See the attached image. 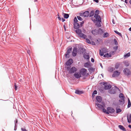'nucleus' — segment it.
Segmentation results:
<instances>
[{
  "label": "nucleus",
  "mask_w": 131,
  "mask_h": 131,
  "mask_svg": "<svg viewBox=\"0 0 131 131\" xmlns=\"http://www.w3.org/2000/svg\"><path fill=\"white\" fill-rule=\"evenodd\" d=\"M120 74V72L118 71H115L114 72L113 74L112 75L113 77H115L118 76Z\"/></svg>",
  "instance_id": "4468645a"
},
{
  "label": "nucleus",
  "mask_w": 131,
  "mask_h": 131,
  "mask_svg": "<svg viewBox=\"0 0 131 131\" xmlns=\"http://www.w3.org/2000/svg\"><path fill=\"white\" fill-rule=\"evenodd\" d=\"M101 52V50H100V54L101 56H102L104 55V53H106L108 52V49L106 48H103L102 49Z\"/></svg>",
  "instance_id": "423d86ee"
},
{
  "label": "nucleus",
  "mask_w": 131,
  "mask_h": 131,
  "mask_svg": "<svg viewBox=\"0 0 131 131\" xmlns=\"http://www.w3.org/2000/svg\"><path fill=\"white\" fill-rule=\"evenodd\" d=\"M28 52V54H29V52H28H28Z\"/></svg>",
  "instance_id": "338daca9"
},
{
  "label": "nucleus",
  "mask_w": 131,
  "mask_h": 131,
  "mask_svg": "<svg viewBox=\"0 0 131 131\" xmlns=\"http://www.w3.org/2000/svg\"><path fill=\"white\" fill-rule=\"evenodd\" d=\"M115 111V110L114 109L110 107H108L107 108V111L105 109H103V112L107 114H108L109 113H112Z\"/></svg>",
  "instance_id": "20e7f679"
},
{
  "label": "nucleus",
  "mask_w": 131,
  "mask_h": 131,
  "mask_svg": "<svg viewBox=\"0 0 131 131\" xmlns=\"http://www.w3.org/2000/svg\"><path fill=\"white\" fill-rule=\"evenodd\" d=\"M83 23H84L83 21H82V24H83Z\"/></svg>",
  "instance_id": "774afa93"
},
{
  "label": "nucleus",
  "mask_w": 131,
  "mask_h": 131,
  "mask_svg": "<svg viewBox=\"0 0 131 131\" xmlns=\"http://www.w3.org/2000/svg\"><path fill=\"white\" fill-rule=\"evenodd\" d=\"M118 126L119 128L121 129L123 131H126V129L123 126L119 125Z\"/></svg>",
  "instance_id": "aec40b11"
},
{
  "label": "nucleus",
  "mask_w": 131,
  "mask_h": 131,
  "mask_svg": "<svg viewBox=\"0 0 131 131\" xmlns=\"http://www.w3.org/2000/svg\"><path fill=\"white\" fill-rule=\"evenodd\" d=\"M119 97L121 99H124V96L123 94L122 93H120L119 95Z\"/></svg>",
  "instance_id": "72a5a7b5"
},
{
  "label": "nucleus",
  "mask_w": 131,
  "mask_h": 131,
  "mask_svg": "<svg viewBox=\"0 0 131 131\" xmlns=\"http://www.w3.org/2000/svg\"><path fill=\"white\" fill-rule=\"evenodd\" d=\"M120 65V63H117L116 64L115 66V67L116 69L118 68Z\"/></svg>",
  "instance_id": "bb28decb"
},
{
  "label": "nucleus",
  "mask_w": 131,
  "mask_h": 131,
  "mask_svg": "<svg viewBox=\"0 0 131 131\" xmlns=\"http://www.w3.org/2000/svg\"><path fill=\"white\" fill-rule=\"evenodd\" d=\"M130 53L129 52H128L126 54H125L124 55V57L125 58H126L128 57H129L130 56Z\"/></svg>",
  "instance_id": "473e14b6"
},
{
  "label": "nucleus",
  "mask_w": 131,
  "mask_h": 131,
  "mask_svg": "<svg viewBox=\"0 0 131 131\" xmlns=\"http://www.w3.org/2000/svg\"><path fill=\"white\" fill-rule=\"evenodd\" d=\"M96 105L100 109L102 110L103 112V109H105L104 108L105 107V105L104 103H102V105L100 104L97 103Z\"/></svg>",
  "instance_id": "6e6552de"
},
{
  "label": "nucleus",
  "mask_w": 131,
  "mask_h": 131,
  "mask_svg": "<svg viewBox=\"0 0 131 131\" xmlns=\"http://www.w3.org/2000/svg\"><path fill=\"white\" fill-rule=\"evenodd\" d=\"M77 18L80 21L82 20V18L80 16H77Z\"/></svg>",
  "instance_id": "a19ab883"
},
{
  "label": "nucleus",
  "mask_w": 131,
  "mask_h": 131,
  "mask_svg": "<svg viewBox=\"0 0 131 131\" xmlns=\"http://www.w3.org/2000/svg\"><path fill=\"white\" fill-rule=\"evenodd\" d=\"M63 15L64 18H65L67 19L69 17V15L68 14L65 13H63Z\"/></svg>",
  "instance_id": "4be33fe9"
},
{
  "label": "nucleus",
  "mask_w": 131,
  "mask_h": 131,
  "mask_svg": "<svg viewBox=\"0 0 131 131\" xmlns=\"http://www.w3.org/2000/svg\"><path fill=\"white\" fill-rule=\"evenodd\" d=\"M127 120L128 123L131 122V114H127Z\"/></svg>",
  "instance_id": "dca6fc26"
},
{
  "label": "nucleus",
  "mask_w": 131,
  "mask_h": 131,
  "mask_svg": "<svg viewBox=\"0 0 131 131\" xmlns=\"http://www.w3.org/2000/svg\"><path fill=\"white\" fill-rule=\"evenodd\" d=\"M66 68L70 74L73 73L77 70V69L74 67L70 68V67L68 66L66 67Z\"/></svg>",
  "instance_id": "39448f33"
},
{
  "label": "nucleus",
  "mask_w": 131,
  "mask_h": 131,
  "mask_svg": "<svg viewBox=\"0 0 131 131\" xmlns=\"http://www.w3.org/2000/svg\"><path fill=\"white\" fill-rule=\"evenodd\" d=\"M124 62L126 67L128 66L129 65V64L128 61H125Z\"/></svg>",
  "instance_id": "cd10ccee"
},
{
  "label": "nucleus",
  "mask_w": 131,
  "mask_h": 131,
  "mask_svg": "<svg viewBox=\"0 0 131 131\" xmlns=\"http://www.w3.org/2000/svg\"><path fill=\"white\" fill-rule=\"evenodd\" d=\"M57 16H58V17H59V13H58V14H57Z\"/></svg>",
  "instance_id": "69168bd1"
},
{
  "label": "nucleus",
  "mask_w": 131,
  "mask_h": 131,
  "mask_svg": "<svg viewBox=\"0 0 131 131\" xmlns=\"http://www.w3.org/2000/svg\"><path fill=\"white\" fill-rule=\"evenodd\" d=\"M124 74L128 76L131 75V72L129 70L125 68L123 70Z\"/></svg>",
  "instance_id": "1a4fd4ad"
},
{
  "label": "nucleus",
  "mask_w": 131,
  "mask_h": 131,
  "mask_svg": "<svg viewBox=\"0 0 131 131\" xmlns=\"http://www.w3.org/2000/svg\"><path fill=\"white\" fill-rule=\"evenodd\" d=\"M97 91L96 90H95L94 91L93 93L92 94V96L93 97L94 96V94H97Z\"/></svg>",
  "instance_id": "f704fd0d"
},
{
  "label": "nucleus",
  "mask_w": 131,
  "mask_h": 131,
  "mask_svg": "<svg viewBox=\"0 0 131 131\" xmlns=\"http://www.w3.org/2000/svg\"><path fill=\"white\" fill-rule=\"evenodd\" d=\"M63 27H64V29L65 30H66V27L65 26V25H64V26H63Z\"/></svg>",
  "instance_id": "6e6d98bb"
},
{
  "label": "nucleus",
  "mask_w": 131,
  "mask_h": 131,
  "mask_svg": "<svg viewBox=\"0 0 131 131\" xmlns=\"http://www.w3.org/2000/svg\"><path fill=\"white\" fill-rule=\"evenodd\" d=\"M75 31L79 37L81 38H82V30L81 29L79 28L75 30Z\"/></svg>",
  "instance_id": "9d476101"
},
{
  "label": "nucleus",
  "mask_w": 131,
  "mask_h": 131,
  "mask_svg": "<svg viewBox=\"0 0 131 131\" xmlns=\"http://www.w3.org/2000/svg\"><path fill=\"white\" fill-rule=\"evenodd\" d=\"M103 84L104 86V88L105 90L109 89L111 87V85H110L107 84L106 83H104Z\"/></svg>",
  "instance_id": "f8f14e48"
},
{
  "label": "nucleus",
  "mask_w": 131,
  "mask_h": 131,
  "mask_svg": "<svg viewBox=\"0 0 131 131\" xmlns=\"http://www.w3.org/2000/svg\"><path fill=\"white\" fill-rule=\"evenodd\" d=\"M114 32H115L119 36H121V34L120 33L118 32V31H117L115 30V31H114Z\"/></svg>",
  "instance_id": "ea45409f"
},
{
  "label": "nucleus",
  "mask_w": 131,
  "mask_h": 131,
  "mask_svg": "<svg viewBox=\"0 0 131 131\" xmlns=\"http://www.w3.org/2000/svg\"><path fill=\"white\" fill-rule=\"evenodd\" d=\"M112 22H113V24H115V23L114 22V20L113 19Z\"/></svg>",
  "instance_id": "bf43d9fd"
},
{
  "label": "nucleus",
  "mask_w": 131,
  "mask_h": 131,
  "mask_svg": "<svg viewBox=\"0 0 131 131\" xmlns=\"http://www.w3.org/2000/svg\"><path fill=\"white\" fill-rule=\"evenodd\" d=\"M129 30L130 31H131V27H130L129 29Z\"/></svg>",
  "instance_id": "e2e57ef3"
},
{
  "label": "nucleus",
  "mask_w": 131,
  "mask_h": 131,
  "mask_svg": "<svg viewBox=\"0 0 131 131\" xmlns=\"http://www.w3.org/2000/svg\"><path fill=\"white\" fill-rule=\"evenodd\" d=\"M99 13V10H96L95 11V14L94 17L92 18V20L94 22H95L96 21L101 22V18L100 16L98 15Z\"/></svg>",
  "instance_id": "f03ea898"
},
{
  "label": "nucleus",
  "mask_w": 131,
  "mask_h": 131,
  "mask_svg": "<svg viewBox=\"0 0 131 131\" xmlns=\"http://www.w3.org/2000/svg\"><path fill=\"white\" fill-rule=\"evenodd\" d=\"M101 31L102 32H103V30H102V29H99V32H100Z\"/></svg>",
  "instance_id": "09e8293b"
},
{
  "label": "nucleus",
  "mask_w": 131,
  "mask_h": 131,
  "mask_svg": "<svg viewBox=\"0 0 131 131\" xmlns=\"http://www.w3.org/2000/svg\"><path fill=\"white\" fill-rule=\"evenodd\" d=\"M109 36V34L108 33L106 32L104 34L103 37H107Z\"/></svg>",
  "instance_id": "a878e982"
},
{
  "label": "nucleus",
  "mask_w": 131,
  "mask_h": 131,
  "mask_svg": "<svg viewBox=\"0 0 131 131\" xmlns=\"http://www.w3.org/2000/svg\"><path fill=\"white\" fill-rule=\"evenodd\" d=\"M73 62V60L72 59H69L66 63V65L68 66H70Z\"/></svg>",
  "instance_id": "9b49d317"
},
{
  "label": "nucleus",
  "mask_w": 131,
  "mask_h": 131,
  "mask_svg": "<svg viewBox=\"0 0 131 131\" xmlns=\"http://www.w3.org/2000/svg\"><path fill=\"white\" fill-rule=\"evenodd\" d=\"M95 2H96V3H98L99 2V1L98 0H93Z\"/></svg>",
  "instance_id": "603ef678"
},
{
  "label": "nucleus",
  "mask_w": 131,
  "mask_h": 131,
  "mask_svg": "<svg viewBox=\"0 0 131 131\" xmlns=\"http://www.w3.org/2000/svg\"><path fill=\"white\" fill-rule=\"evenodd\" d=\"M86 38V36L84 34H82V38L86 39V38Z\"/></svg>",
  "instance_id": "58836bf2"
},
{
  "label": "nucleus",
  "mask_w": 131,
  "mask_h": 131,
  "mask_svg": "<svg viewBox=\"0 0 131 131\" xmlns=\"http://www.w3.org/2000/svg\"><path fill=\"white\" fill-rule=\"evenodd\" d=\"M96 99L97 101L99 103L101 102L102 101V98L100 96H97L96 98Z\"/></svg>",
  "instance_id": "6ab92c4d"
},
{
  "label": "nucleus",
  "mask_w": 131,
  "mask_h": 131,
  "mask_svg": "<svg viewBox=\"0 0 131 131\" xmlns=\"http://www.w3.org/2000/svg\"><path fill=\"white\" fill-rule=\"evenodd\" d=\"M77 53L80 54L82 53V48L78 44H77L73 48L72 52V56L73 57L76 56Z\"/></svg>",
  "instance_id": "f257e3e1"
},
{
  "label": "nucleus",
  "mask_w": 131,
  "mask_h": 131,
  "mask_svg": "<svg viewBox=\"0 0 131 131\" xmlns=\"http://www.w3.org/2000/svg\"><path fill=\"white\" fill-rule=\"evenodd\" d=\"M75 93L79 95H80L82 94V91H80L79 90H76L75 91Z\"/></svg>",
  "instance_id": "5701e85b"
},
{
  "label": "nucleus",
  "mask_w": 131,
  "mask_h": 131,
  "mask_svg": "<svg viewBox=\"0 0 131 131\" xmlns=\"http://www.w3.org/2000/svg\"><path fill=\"white\" fill-rule=\"evenodd\" d=\"M86 70L85 68H82V79L86 78L88 74L86 73Z\"/></svg>",
  "instance_id": "0eeeda50"
},
{
  "label": "nucleus",
  "mask_w": 131,
  "mask_h": 131,
  "mask_svg": "<svg viewBox=\"0 0 131 131\" xmlns=\"http://www.w3.org/2000/svg\"><path fill=\"white\" fill-rule=\"evenodd\" d=\"M92 33L94 35H95L97 34V32L96 30H93L92 31Z\"/></svg>",
  "instance_id": "7c9ffc66"
},
{
  "label": "nucleus",
  "mask_w": 131,
  "mask_h": 131,
  "mask_svg": "<svg viewBox=\"0 0 131 131\" xmlns=\"http://www.w3.org/2000/svg\"><path fill=\"white\" fill-rule=\"evenodd\" d=\"M74 77L77 78H78L81 77V75L79 73L75 72L74 74Z\"/></svg>",
  "instance_id": "a211bd4d"
},
{
  "label": "nucleus",
  "mask_w": 131,
  "mask_h": 131,
  "mask_svg": "<svg viewBox=\"0 0 131 131\" xmlns=\"http://www.w3.org/2000/svg\"><path fill=\"white\" fill-rule=\"evenodd\" d=\"M17 126L16 125V123H15V128H14V130H16L17 128L16 127Z\"/></svg>",
  "instance_id": "a18cd8bd"
},
{
  "label": "nucleus",
  "mask_w": 131,
  "mask_h": 131,
  "mask_svg": "<svg viewBox=\"0 0 131 131\" xmlns=\"http://www.w3.org/2000/svg\"><path fill=\"white\" fill-rule=\"evenodd\" d=\"M89 14L90 13L89 11H86L82 14V16L84 17H88L89 16Z\"/></svg>",
  "instance_id": "2eb2a0df"
},
{
  "label": "nucleus",
  "mask_w": 131,
  "mask_h": 131,
  "mask_svg": "<svg viewBox=\"0 0 131 131\" xmlns=\"http://www.w3.org/2000/svg\"><path fill=\"white\" fill-rule=\"evenodd\" d=\"M131 105V103L130 100L129 99L128 100V104L127 107L128 108L130 107Z\"/></svg>",
  "instance_id": "c756f323"
},
{
  "label": "nucleus",
  "mask_w": 131,
  "mask_h": 131,
  "mask_svg": "<svg viewBox=\"0 0 131 131\" xmlns=\"http://www.w3.org/2000/svg\"><path fill=\"white\" fill-rule=\"evenodd\" d=\"M91 61L92 62H94V59L92 58H91Z\"/></svg>",
  "instance_id": "8fccbe9b"
},
{
  "label": "nucleus",
  "mask_w": 131,
  "mask_h": 131,
  "mask_svg": "<svg viewBox=\"0 0 131 131\" xmlns=\"http://www.w3.org/2000/svg\"><path fill=\"white\" fill-rule=\"evenodd\" d=\"M73 21L74 27L75 29H79L80 27H81L82 26V22H77L78 21L76 17H74Z\"/></svg>",
  "instance_id": "7ed1b4c3"
},
{
  "label": "nucleus",
  "mask_w": 131,
  "mask_h": 131,
  "mask_svg": "<svg viewBox=\"0 0 131 131\" xmlns=\"http://www.w3.org/2000/svg\"><path fill=\"white\" fill-rule=\"evenodd\" d=\"M58 19H59V20H61V18L60 17H58Z\"/></svg>",
  "instance_id": "5fc2aeb1"
},
{
  "label": "nucleus",
  "mask_w": 131,
  "mask_h": 131,
  "mask_svg": "<svg viewBox=\"0 0 131 131\" xmlns=\"http://www.w3.org/2000/svg\"><path fill=\"white\" fill-rule=\"evenodd\" d=\"M72 48L71 47L68 48H67V53L66 54V58L69 57V54L71 53L72 51Z\"/></svg>",
  "instance_id": "ddd939ff"
},
{
  "label": "nucleus",
  "mask_w": 131,
  "mask_h": 131,
  "mask_svg": "<svg viewBox=\"0 0 131 131\" xmlns=\"http://www.w3.org/2000/svg\"><path fill=\"white\" fill-rule=\"evenodd\" d=\"M95 12L94 11H92L91 12L90 14V16L91 17L93 16Z\"/></svg>",
  "instance_id": "2f4dec72"
},
{
  "label": "nucleus",
  "mask_w": 131,
  "mask_h": 131,
  "mask_svg": "<svg viewBox=\"0 0 131 131\" xmlns=\"http://www.w3.org/2000/svg\"><path fill=\"white\" fill-rule=\"evenodd\" d=\"M14 86L15 87V89L16 90H17V86L16 85V84L15 83L14 84Z\"/></svg>",
  "instance_id": "c03bdc74"
},
{
  "label": "nucleus",
  "mask_w": 131,
  "mask_h": 131,
  "mask_svg": "<svg viewBox=\"0 0 131 131\" xmlns=\"http://www.w3.org/2000/svg\"><path fill=\"white\" fill-rule=\"evenodd\" d=\"M85 41H86L87 43H91V42L88 39L86 38L85 39Z\"/></svg>",
  "instance_id": "c9c22d12"
},
{
  "label": "nucleus",
  "mask_w": 131,
  "mask_h": 131,
  "mask_svg": "<svg viewBox=\"0 0 131 131\" xmlns=\"http://www.w3.org/2000/svg\"><path fill=\"white\" fill-rule=\"evenodd\" d=\"M89 37L90 39L91 38V36H89Z\"/></svg>",
  "instance_id": "0e129e2a"
},
{
  "label": "nucleus",
  "mask_w": 131,
  "mask_h": 131,
  "mask_svg": "<svg viewBox=\"0 0 131 131\" xmlns=\"http://www.w3.org/2000/svg\"><path fill=\"white\" fill-rule=\"evenodd\" d=\"M83 57L85 59H86V61H89V58H90V57L89 55L88 54H84L83 55Z\"/></svg>",
  "instance_id": "f3484780"
},
{
  "label": "nucleus",
  "mask_w": 131,
  "mask_h": 131,
  "mask_svg": "<svg viewBox=\"0 0 131 131\" xmlns=\"http://www.w3.org/2000/svg\"><path fill=\"white\" fill-rule=\"evenodd\" d=\"M124 99H121V100L119 101V102L121 104H123L124 103Z\"/></svg>",
  "instance_id": "c85d7f7f"
},
{
  "label": "nucleus",
  "mask_w": 131,
  "mask_h": 131,
  "mask_svg": "<svg viewBox=\"0 0 131 131\" xmlns=\"http://www.w3.org/2000/svg\"><path fill=\"white\" fill-rule=\"evenodd\" d=\"M21 131H28L27 130L23 128H21Z\"/></svg>",
  "instance_id": "37998d69"
},
{
  "label": "nucleus",
  "mask_w": 131,
  "mask_h": 131,
  "mask_svg": "<svg viewBox=\"0 0 131 131\" xmlns=\"http://www.w3.org/2000/svg\"><path fill=\"white\" fill-rule=\"evenodd\" d=\"M114 42L115 45H117L118 44V42L116 40V39H114Z\"/></svg>",
  "instance_id": "79ce46f5"
},
{
  "label": "nucleus",
  "mask_w": 131,
  "mask_h": 131,
  "mask_svg": "<svg viewBox=\"0 0 131 131\" xmlns=\"http://www.w3.org/2000/svg\"><path fill=\"white\" fill-rule=\"evenodd\" d=\"M91 43L93 45H95V42L93 41L91 42Z\"/></svg>",
  "instance_id": "de8ad7c7"
},
{
  "label": "nucleus",
  "mask_w": 131,
  "mask_h": 131,
  "mask_svg": "<svg viewBox=\"0 0 131 131\" xmlns=\"http://www.w3.org/2000/svg\"><path fill=\"white\" fill-rule=\"evenodd\" d=\"M90 66V62L89 61H87V63H85L84 66L86 68H88Z\"/></svg>",
  "instance_id": "412c9836"
},
{
  "label": "nucleus",
  "mask_w": 131,
  "mask_h": 131,
  "mask_svg": "<svg viewBox=\"0 0 131 131\" xmlns=\"http://www.w3.org/2000/svg\"><path fill=\"white\" fill-rule=\"evenodd\" d=\"M17 122H18L17 119H16V122H15V123H16V124L17 123Z\"/></svg>",
  "instance_id": "864d4df0"
},
{
  "label": "nucleus",
  "mask_w": 131,
  "mask_h": 131,
  "mask_svg": "<svg viewBox=\"0 0 131 131\" xmlns=\"http://www.w3.org/2000/svg\"><path fill=\"white\" fill-rule=\"evenodd\" d=\"M80 16H82V13H80Z\"/></svg>",
  "instance_id": "680f3d73"
},
{
  "label": "nucleus",
  "mask_w": 131,
  "mask_h": 131,
  "mask_svg": "<svg viewBox=\"0 0 131 131\" xmlns=\"http://www.w3.org/2000/svg\"><path fill=\"white\" fill-rule=\"evenodd\" d=\"M116 113H118L121 112V110L120 108H116Z\"/></svg>",
  "instance_id": "e433bc0d"
},
{
  "label": "nucleus",
  "mask_w": 131,
  "mask_h": 131,
  "mask_svg": "<svg viewBox=\"0 0 131 131\" xmlns=\"http://www.w3.org/2000/svg\"><path fill=\"white\" fill-rule=\"evenodd\" d=\"M82 53H83V51H84V50H85V49H84L82 48Z\"/></svg>",
  "instance_id": "052dcab7"
},
{
  "label": "nucleus",
  "mask_w": 131,
  "mask_h": 131,
  "mask_svg": "<svg viewBox=\"0 0 131 131\" xmlns=\"http://www.w3.org/2000/svg\"><path fill=\"white\" fill-rule=\"evenodd\" d=\"M80 71V73H82V69H81Z\"/></svg>",
  "instance_id": "4d7b16f0"
},
{
  "label": "nucleus",
  "mask_w": 131,
  "mask_h": 131,
  "mask_svg": "<svg viewBox=\"0 0 131 131\" xmlns=\"http://www.w3.org/2000/svg\"><path fill=\"white\" fill-rule=\"evenodd\" d=\"M118 48V47L117 46L114 47V49L115 50H117Z\"/></svg>",
  "instance_id": "49530a36"
},
{
  "label": "nucleus",
  "mask_w": 131,
  "mask_h": 131,
  "mask_svg": "<svg viewBox=\"0 0 131 131\" xmlns=\"http://www.w3.org/2000/svg\"><path fill=\"white\" fill-rule=\"evenodd\" d=\"M110 93L112 94H114L115 93V92L114 90H112L110 91Z\"/></svg>",
  "instance_id": "4c0bfd02"
},
{
  "label": "nucleus",
  "mask_w": 131,
  "mask_h": 131,
  "mask_svg": "<svg viewBox=\"0 0 131 131\" xmlns=\"http://www.w3.org/2000/svg\"><path fill=\"white\" fill-rule=\"evenodd\" d=\"M104 57H111V55L110 53H106L104 55Z\"/></svg>",
  "instance_id": "b1692460"
},
{
  "label": "nucleus",
  "mask_w": 131,
  "mask_h": 131,
  "mask_svg": "<svg viewBox=\"0 0 131 131\" xmlns=\"http://www.w3.org/2000/svg\"><path fill=\"white\" fill-rule=\"evenodd\" d=\"M128 127L130 128L131 129V125H129L128 126Z\"/></svg>",
  "instance_id": "13d9d810"
},
{
  "label": "nucleus",
  "mask_w": 131,
  "mask_h": 131,
  "mask_svg": "<svg viewBox=\"0 0 131 131\" xmlns=\"http://www.w3.org/2000/svg\"><path fill=\"white\" fill-rule=\"evenodd\" d=\"M97 21L96 23V25L98 27H100L101 26V24L100 23L101 22H100L98 21Z\"/></svg>",
  "instance_id": "393cba45"
},
{
  "label": "nucleus",
  "mask_w": 131,
  "mask_h": 131,
  "mask_svg": "<svg viewBox=\"0 0 131 131\" xmlns=\"http://www.w3.org/2000/svg\"><path fill=\"white\" fill-rule=\"evenodd\" d=\"M65 20V19L64 18H62V22H64Z\"/></svg>",
  "instance_id": "3c124183"
}]
</instances>
